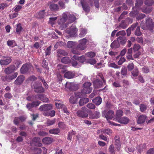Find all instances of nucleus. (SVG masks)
<instances>
[{
  "instance_id": "f704fd0d",
  "label": "nucleus",
  "mask_w": 154,
  "mask_h": 154,
  "mask_svg": "<svg viewBox=\"0 0 154 154\" xmlns=\"http://www.w3.org/2000/svg\"><path fill=\"white\" fill-rule=\"evenodd\" d=\"M55 102L56 106L58 108H62L64 106L62 101L56 100H55Z\"/></svg>"
},
{
  "instance_id": "dca6fc26",
  "label": "nucleus",
  "mask_w": 154,
  "mask_h": 154,
  "mask_svg": "<svg viewBox=\"0 0 154 154\" xmlns=\"http://www.w3.org/2000/svg\"><path fill=\"white\" fill-rule=\"evenodd\" d=\"M16 67L14 65H12L6 68L4 70L5 73L7 75H9L13 72L16 70Z\"/></svg>"
},
{
  "instance_id": "4c0bfd02",
  "label": "nucleus",
  "mask_w": 154,
  "mask_h": 154,
  "mask_svg": "<svg viewBox=\"0 0 154 154\" xmlns=\"http://www.w3.org/2000/svg\"><path fill=\"white\" fill-rule=\"evenodd\" d=\"M55 114V111L54 110H51L48 111L44 112V115L47 116H50L51 117L54 116Z\"/></svg>"
},
{
  "instance_id": "7c9ffc66",
  "label": "nucleus",
  "mask_w": 154,
  "mask_h": 154,
  "mask_svg": "<svg viewBox=\"0 0 154 154\" xmlns=\"http://www.w3.org/2000/svg\"><path fill=\"white\" fill-rule=\"evenodd\" d=\"M90 118L91 119H94L99 118L100 116V112L96 111L93 113H92L90 115Z\"/></svg>"
},
{
  "instance_id": "79ce46f5",
  "label": "nucleus",
  "mask_w": 154,
  "mask_h": 154,
  "mask_svg": "<svg viewBox=\"0 0 154 154\" xmlns=\"http://www.w3.org/2000/svg\"><path fill=\"white\" fill-rule=\"evenodd\" d=\"M89 99L88 98H85L81 99L79 101V104L80 106H82L88 102Z\"/></svg>"
},
{
  "instance_id": "58836bf2",
  "label": "nucleus",
  "mask_w": 154,
  "mask_h": 154,
  "mask_svg": "<svg viewBox=\"0 0 154 154\" xmlns=\"http://www.w3.org/2000/svg\"><path fill=\"white\" fill-rule=\"evenodd\" d=\"M61 62L63 63L69 64L71 63V60L68 57H64L61 59Z\"/></svg>"
},
{
  "instance_id": "aec40b11",
  "label": "nucleus",
  "mask_w": 154,
  "mask_h": 154,
  "mask_svg": "<svg viewBox=\"0 0 154 154\" xmlns=\"http://www.w3.org/2000/svg\"><path fill=\"white\" fill-rule=\"evenodd\" d=\"M25 119V117L23 116H21L19 117H15L14 120V123L15 125H17L20 122H23Z\"/></svg>"
},
{
  "instance_id": "338daca9",
  "label": "nucleus",
  "mask_w": 154,
  "mask_h": 154,
  "mask_svg": "<svg viewBox=\"0 0 154 154\" xmlns=\"http://www.w3.org/2000/svg\"><path fill=\"white\" fill-rule=\"evenodd\" d=\"M126 35L125 32L124 30L120 31L118 32L116 34L117 36L121 35L122 36H124Z\"/></svg>"
},
{
  "instance_id": "6ab92c4d",
  "label": "nucleus",
  "mask_w": 154,
  "mask_h": 154,
  "mask_svg": "<svg viewBox=\"0 0 154 154\" xmlns=\"http://www.w3.org/2000/svg\"><path fill=\"white\" fill-rule=\"evenodd\" d=\"M35 99H39L44 102H47L49 100L46 97L45 95L43 94L35 95Z\"/></svg>"
},
{
  "instance_id": "20e7f679",
  "label": "nucleus",
  "mask_w": 154,
  "mask_h": 154,
  "mask_svg": "<svg viewBox=\"0 0 154 154\" xmlns=\"http://www.w3.org/2000/svg\"><path fill=\"white\" fill-rule=\"evenodd\" d=\"M140 25L141 28L144 30L148 29L150 30H152L153 29L154 27V22L152 21V19L150 17L146 19L145 24L141 23Z\"/></svg>"
},
{
  "instance_id": "393cba45",
  "label": "nucleus",
  "mask_w": 154,
  "mask_h": 154,
  "mask_svg": "<svg viewBox=\"0 0 154 154\" xmlns=\"http://www.w3.org/2000/svg\"><path fill=\"white\" fill-rule=\"evenodd\" d=\"M66 87H68L70 91H75L77 89L78 87L73 83L68 84L67 82L66 83Z\"/></svg>"
},
{
  "instance_id": "e433bc0d",
  "label": "nucleus",
  "mask_w": 154,
  "mask_h": 154,
  "mask_svg": "<svg viewBox=\"0 0 154 154\" xmlns=\"http://www.w3.org/2000/svg\"><path fill=\"white\" fill-rule=\"evenodd\" d=\"M93 102L97 105H100L102 102V98L100 97H97L92 100Z\"/></svg>"
},
{
  "instance_id": "ea45409f",
  "label": "nucleus",
  "mask_w": 154,
  "mask_h": 154,
  "mask_svg": "<svg viewBox=\"0 0 154 154\" xmlns=\"http://www.w3.org/2000/svg\"><path fill=\"white\" fill-rule=\"evenodd\" d=\"M76 45L75 42L71 41H69L67 43V47L69 48H72V49L75 48Z\"/></svg>"
},
{
  "instance_id": "6e6552de",
  "label": "nucleus",
  "mask_w": 154,
  "mask_h": 154,
  "mask_svg": "<svg viewBox=\"0 0 154 154\" xmlns=\"http://www.w3.org/2000/svg\"><path fill=\"white\" fill-rule=\"evenodd\" d=\"M76 115L78 117L82 118H86L88 116L86 109L85 108H82L81 109L78 110Z\"/></svg>"
},
{
  "instance_id": "69168bd1",
  "label": "nucleus",
  "mask_w": 154,
  "mask_h": 154,
  "mask_svg": "<svg viewBox=\"0 0 154 154\" xmlns=\"http://www.w3.org/2000/svg\"><path fill=\"white\" fill-rule=\"evenodd\" d=\"M87 107L90 109H94L95 108V106L92 103H89L87 105Z\"/></svg>"
},
{
  "instance_id": "b1692460",
  "label": "nucleus",
  "mask_w": 154,
  "mask_h": 154,
  "mask_svg": "<svg viewBox=\"0 0 154 154\" xmlns=\"http://www.w3.org/2000/svg\"><path fill=\"white\" fill-rule=\"evenodd\" d=\"M32 145L35 146H41L42 144L40 143V140L39 138L38 137H35L34 138L32 141Z\"/></svg>"
},
{
  "instance_id": "423d86ee",
  "label": "nucleus",
  "mask_w": 154,
  "mask_h": 154,
  "mask_svg": "<svg viewBox=\"0 0 154 154\" xmlns=\"http://www.w3.org/2000/svg\"><path fill=\"white\" fill-rule=\"evenodd\" d=\"M32 87L34 89L35 91L38 93H42L45 91L44 88L42 87V84L40 82H34L32 85Z\"/></svg>"
},
{
  "instance_id": "9d476101",
  "label": "nucleus",
  "mask_w": 154,
  "mask_h": 154,
  "mask_svg": "<svg viewBox=\"0 0 154 154\" xmlns=\"http://www.w3.org/2000/svg\"><path fill=\"white\" fill-rule=\"evenodd\" d=\"M66 15L63 13L62 15V17L58 21V24L60 25L62 29L67 27V24L65 23L66 21Z\"/></svg>"
},
{
  "instance_id": "a211bd4d",
  "label": "nucleus",
  "mask_w": 154,
  "mask_h": 154,
  "mask_svg": "<svg viewBox=\"0 0 154 154\" xmlns=\"http://www.w3.org/2000/svg\"><path fill=\"white\" fill-rule=\"evenodd\" d=\"M31 66L27 64H23L20 69L21 73L23 74L26 73Z\"/></svg>"
},
{
  "instance_id": "cd10ccee",
  "label": "nucleus",
  "mask_w": 154,
  "mask_h": 154,
  "mask_svg": "<svg viewBox=\"0 0 154 154\" xmlns=\"http://www.w3.org/2000/svg\"><path fill=\"white\" fill-rule=\"evenodd\" d=\"M66 66H63L61 64H58L57 65L58 69L59 72L64 73L66 72L67 70L66 69Z\"/></svg>"
},
{
  "instance_id": "c85d7f7f",
  "label": "nucleus",
  "mask_w": 154,
  "mask_h": 154,
  "mask_svg": "<svg viewBox=\"0 0 154 154\" xmlns=\"http://www.w3.org/2000/svg\"><path fill=\"white\" fill-rule=\"evenodd\" d=\"M53 141V139L49 137H45L42 140V142L45 144H50L52 143Z\"/></svg>"
},
{
  "instance_id": "5fc2aeb1",
  "label": "nucleus",
  "mask_w": 154,
  "mask_h": 154,
  "mask_svg": "<svg viewBox=\"0 0 154 154\" xmlns=\"http://www.w3.org/2000/svg\"><path fill=\"white\" fill-rule=\"evenodd\" d=\"M125 61V59L124 57H120L119 60L118 62V64L119 65H122Z\"/></svg>"
},
{
  "instance_id": "4468645a",
  "label": "nucleus",
  "mask_w": 154,
  "mask_h": 154,
  "mask_svg": "<svg viewBox=\"0 0 154 154\" xmlns=\"http://www.w3.org/2000/svg\"><path fill=\"white\" fill-rule=\"evenodd\" d=\"M64 13L66 15V20H68L69 23H72L75 21L76 17L73 14H70L68 12H65Z\"/></svg>"
},
{
  "instance_id": "a878e982",
  "label": "nucleus",
  "mask_w": 154,
  "mask_h": 154,
  "mask_svg": "<svg viewBox=\"0 0 154 154\" xmlns=\"http://www.w3.org/2000/svg\"><path fill=\"white\" fill-rule=\"evenodd\" d=\"M117 121L119 122L122 124L126 125L129 122V119L126 117H123L121 118Z\"/></svg>"
},
{
  "instance_id": "8fccbe9b",
  "label": "nucleus",
  "mask_w": 154,
  "mask_h": 154,
  "mask_svg": "<svg viewBox=\"0 0 154 154\" xmlns=\"http://www.w3.org/2000/svg\"><path fill=\"white\" fill-rule=\"evenodd\" d=\"M7 45L9 46H12V47L16 45L15 42L14 40H9L7 42Z\"/></svg>"
},
{
  "instance_id": "412c9836",
  "label": "nucleus",
  "mask_w": 154,
  "mask_h": 154,
  "mask_svg": "<svg viewBox=\"0 0 154 154\" xmlns=\"http://www.w3.org/2000/svg\"><path fill=\"white\" fill-rule=\"evenodd\" d=\"M147 120V116L144 115L140 116L137 119V123L138 124H143Z\"/></svg>"
},
{
  "instance_id": "2f4dec72",
  "label": "nucleus",
  "mask_w": 154,
  "mask_h": 154,
  "mask_svg": "<svg viewBox=\"0 0 154 154\" xmlns=\"http://www.w3.org/2000/svg\"><path fill=\"white\" fill-rule=\"evenodd\" d=\"M93 84L95 87L100 88L102 86L103 83L102 81L99 79H97L94 82Z\"/></svg>"
},
{
  "instance_id": "603ef678",
  "label": "nucleus",
  "mask_w": 154,
  "mask_h": 154,
  "mask_svg": "<svg viewBox=\"0 0 154 154\" xmlns=\"http://www.w3.org/2000/svg\"><path fill=\"white\" fill-rule=\"evenodd\" d=\"M142 33L140 31V27L139 26H137L135 31V35L137 36H140L141 35Z\"/></svg>"
},
{
  "instance_id": "4d7b16f0",
  "label": "nucleus",
  "mask_w": 154,
  "mask_h": 154,
  "mask_svg": "<svg viewBox=\"0 0 154 154\" xmlns=\"http://www.w3.org/2000/svg\"><path fill=\"white\" fill-rule=\"evenodd\" d=\"M109 67L113 68L115 69H119L120 68V66H118V65L114 63H110L109 65Z\"/></svg>"
},
{
  "instance_id": "6e6d98bb",
  "label": "nucleus",
  "mask_w": 154,
  "mask_h": 154,
  "mask_svg": "<svg viewBox=\"0 0 154 154\" xmlns=\"http://www.w3.org/2000/svg\"><path fill=\"white\" fill-rule=\"evenodd\" d=\"M121 74L122 75L125 76L127 74V69L125 67L122 68L121 71Z\"/></svg>"
},
{
  "instance_id": "f3484780",
  "label": "nucleus",
  "mask_w": 154,
  "mask_h": 154,
  "mask_svg": "<svg viewBox=\"0 0 154 154\" xmlns=\"http://www.w3.org/2000/svg\"><path fill=\"white\" fill-rule=\"evenodd\" d=\"M80 3L84 11L86 12H89L90 11V8L85 0H80Z\"/></svg>"
},
{
  "instance_id": "f8f14e48",
  "label": "nucleus",
  "mask_w": 154,
  "mask_h": 154,
  "mask_svg": "<svg viewBox=\"0 0 154 154\" xmlns=\"http://www.w3.org/2000/svg\"><path fill=\"white\" fill-rule=\"evenodd\" d=\"M75 95L71 96L69 100V102L71 103L75 104L77 101L78 98H80L82 96L79 93V92L75 93Z\"/></svg>"
},
{
  "instance_id": "13d9d810",
  "label": "nucleus",
  "mask_w": 154,
  "mask_h": 154,
  "mask_svg": "<svg viewBox=\"0 0 154 154\" xmlns=\"http://www.w3.org/2000/svg\"><path fill=\"white\" fill-rule=\"evenodd\" d=\"M95 53L93 52H90L87 53L86 55V56L88 57L93 58L95 57Z\"/></svg>"
},
{
  "instance_id": "7ed1b4c3",
  "label": "nucleus",
  "mask_w": 154,
  "mask_h": 154,
  "mask_svg": "<svg viewBox=\"0 0 154 154\" xmlns=\"http://www.w3.org/2000/svg\"><path fill=\"white\" fill-rule=\"evenodd\" d=\"M143 0H136V3L134 8H132L133 11L130 13V16L134 17L138 14V12L137 10H140L141 8V6L143 5Z\"/></svg>"
},
{
  "instance_id": "0eeeda50",
  "label": "nucleus",
  "mask_w": 154,
  "mask_h": 154,
  "mask_svg": "<svg viewBox=\"0 0 154 154\" xmlns=\"http://www.w3.org/2000/svg\"><path fill=\"white\" fill-rule=\"evenodd\" d=\"M18 75L17 72H15L11 75H8L1 77V79L3 82H10L12 80L15 79Z\"/></svg>"
},
{
  "instance_id": "a18cd8bd",
  "label": "nucleus",
  "mask_w": 154,
  "mask_h": 154,
  "mask_svg": "<svg viewBox=\"0 0 154 154\" xmlns=\"http://www.w3.org/2000/svg\"><path fill=\"white\" fill-rule=\"evenodd\" d=\"M140 107V111L143 112H145L147 108L146 105L144 104H141Z\"/></svg>"
},
{
  "instance_id": "774afa93",
  "label": "nucleus",
  "mask_w": 154,
  "mask_h": 154,
  "mask_svg": "<svg viewBox=\"0 0 154 154\" xmlns=\"http://www.w3.org/2000/svg\"><path fill=\"white\" fill-rule=\"evenodd\" d=\"M88 62L91 65H94L96 63V60L94 59H91L88 60Z\"/></svg>"
},
{
  "instance_id": "864d4df0",
  "label": "nucleus",
  "mask_w": 154,
  "mask_h": 154,
  "mask_svg": "<svg viewBox=\"0 0 154 154\" xmlns=\"http://www.w3.org/2000/svg\"><path fill=\"white\" fill-rule=\"evenodd\" d=\"M141 46L138 44H135L133 47V49L134 52L137 51L140 48Z\"/></svg>"
},
{
  "instance_id": "09e8293b",
  "label": "nucleus",
  "mask_w": 154,
  "mask_h": 154,
  "mask_svg": "<svg viewBox=\"0 0 154 154\" xmlns=\"http://www.w3.org/2000/svg\"><path fill=\"white\" fill-rule=\"evenodd\" d=\"M144 3L146 5L151 6L154 3V0H145Z\"/></svg>"
},
{
  "instance_id": "4be33fe9",
  "label": "nucleus",
  "mask_w": 154,
  "mask_h": 154,
  "mask_svg": "<svg viewBox=\"0 0 154 154\" xmlns=\"http://www.w3.org/2000/svg\"><path fill=\"white\" fill-rule=\"evenodd\" d=\"M75 76V72L72 71H67L65 73L64 75V78L68 79H71Z\"/></svg>"
},
{
  "instance_id": "5701e85b",
  "label": "nucleus",
  "mask_w": 154,
  "mask_h": 154,
  "mask_svg": "<svg viewBox=\"0 0 154 154\" xmlns=\"http://www.w3.org/2000/svg\"><path fill=\"white\" fill-rule=\"evenodd\" d=\"M25 80V77L23 75H20L18 77L14 82V83L17 85H20Z\"/></svg>"
},
{
  "instance_id": "1a4fd4ad",
  "label": "nucleus",
  "mask_w": 154,
  "mask_h": 154,
  "mask_svg": "<svg viewBox=\"0 0 154 154\" xmlns=\"http://www.w3.org/2000/svg\"><path fill=\"white\" fill-rule=\"evenodd\" d=\"M3 59L0 60V64L2 65H7L10 63L12 59L10 57L4 56L2 57Z\"/></svg>"
},
{
  "instance_id": "e2e57ef3",
  "label": "nucleus",
  "mask_w": 154,
  "mask_h": 154,
  "mask_svg": "<svg viewBox=\"0 0 154 154\" xmlns=\"http://www.w3.org/2000/svg\"><path fill=\"white\" fill-rule=\"evenodd\" d=\"M122 82L123 86L125 88L127 87L129 85V81L127 80L124 79L122 80Z\"/></svg>"
},
{
  "instance_id": "37998d69",
  "label": "nucleus",
  "mask_w": 154,
  "mask_h": 154,
  "mask_svg": "<svg viewBox=\"0 0 154 154\" xmlns=\"http://www.w3.org/2000/svg\"><path fill=\"white\" fill-rule=\"evenodd\" d=\"M120 46L119 43L117 41H114L111 44L110 47L112 48H116Z\"/></svg>"
},
{
  "instance_id": "3c124183",
  "label": "nucleus",
  "mask_w": 154,
  "mask_h": 154,
  "mask_svg": "<svg viewBox=\"0 0 154 154\" xmlns=\"http://www.w3.org/2000/svg\"><path fill=\"white\" fill-rule=\"evenodd\" d=\"M123 36H120L117 38V41L119 43L120 42L122 44H125V42L124 40Z\"/></svg>"
},
{
  "instance_id": "de8ad7c7",
  "label": "nucleus",
  "mask_w": 154,
  "mask_h": 154,
  "mask_svg": "<svg viewBox=\"0 0 154 154\" xmlns=\"http://www.w3.org/2000/svg\"><path fill=\"white\" fill-rule=\"evenodd\" d=\"M50 133L53 134H57L60 132V130L58 128L51 129L49 131Z\"/></svg>"
},
{
  "instance_id": "c03bdc74",
  "label": "nucleus",
  "mask_w": 154,
  "mask_h": 154,
  "mask_svg": "<svg viewBox=\"0 0 154 154\" xmlns=\"http://www.w3.org/2000/svg\"><path fill=\"white\" fill-rule=\"evenodd\" d=\"M45 10L40 11L38 13L37 17L39 19L43 18L45 15Z\"/></svg>"
},
{
  "instance_id": "bf43d9fd",
  "label": "nucleus",
  "mask_w": 154,
  "mask_h": 154,
  "mask_svg": "<svg viewBox=\"0 0 154 154\" xmlns=\"http://www.w3.org/2000/svg\"><path fill=\"white\" fill-rule=\"evenodd\" d=\"M58 5L59 6L63 9H64L65 8V4L64 2L63 1L61 0H60L58 2Z\"/></svg>"
},
{
  "instance_id": "49530a36",
  "label": "nucleus",
  "mask_w": 154,
  "mask_h": 154,
  "mask_svg": "<svg viewBox=\"0 0 154 154\" xmlns=\"http://www.w3.org/2000/svg\"><path fill=\"white\" fill-rule=\"evenodd\" d=\"M42 66L45 68L47 71L48 70L49 68L48 66V63L45 59H43L42 62Z\"/></svg>"
},
{
  "instance_id": "c9c22d12",
  "label": "nucleus",
  "mask_w": 154,
  "mask_h": 154,
  "mask_svg": "<svg viewBox=\"0 0 154 154\" xmlns=\"http://www.w3.org/2000/svg\"><path fill=\"white\" fill-rule=\"evenodd\" d=\"M114 139L115 140V144L117 146V149L118 150H119L120 146H121V143L119 140V136H116Z\"/></svg>"
},
{
  "instance_id": "052dcab7",
  "label": "nucleus",
  "mask_w": 154,
  "mask_h": 154,
  "mask_svg": "<svg viewBox=\"0 0 154 154\" xmlns=\"http://www.w3.org/2000/svg\"><path fill=\"white\" fill-rule=\"evenodd\" d=\"M51 46H50L49 47H48L45 51V55L46 56L47 55H50L51 54Z\"/></svg>"
},
{
  "instance_id": "473e14b6",
  "label": "nucleus",
  "mask_w": 154,
  "mask_h": 154,
  "mask_svg": "<svg viewBox=\"0 0 154 154\" xmlns=\"http://www.w3.org/2000/svg\"><path fill=\"white\" fill-rule=\"evenodd\" d=\"M142 12L146 14L150 13L152 10V8L150 7H143L141 9Z\"/></svg>"
},
{
  "instance_id": "0e129e2a",
  "label": "nucleus",
  "mask_w": 154,
  "mask_h": 154,
  "mask_svg": "<svg viewBox=\"0 0 154 154\" xmlns=\"http://www.w3.org/2000/svg\"><path fill=\"white\" fill-rule=\"evenodd\" d=\"M22 8V6L18 5H16L15 6L14 11L17 13H18Z\"/></svg>"
},
{
  "instance_id": "c756f323",
  "label": "nucleus",
  "mask_w": 154,
  "mask_h": 154,
  "mask_svg": "<svg viewBox=\"0 0 154 154\" xmlns=\"http://www.w3.org/2000/svg\"><path fill=\"white\" fill-rule=\"evenodd\" d=\"M49 8L51 11H56L59 10V7L57 4L52 3L50 5Z\"/></svg>"
},
{
  "instance_id": "ddd939ff",
  "label": "nucleus",
  "mask_w": 154,
  "mask_h": 154,
  "mask_svg": "<svg viewBox=\"0 0 154 154\" xmlns=\"http://www.w3.org/2000/svg\"><path fill=\"white\" fill-rule=\"evenodd\" d=\"M40 103V101L36 100L33 101L31 103H27L26 107L29 110L31 111L33 108L38 106Z\"/></svg>"
},
{
  "instance_id": "f257e3e1",
  "label": "nucleus",
  "mask_w": 154,
  "mask_h": 154,
  "mask_svg": "<svg viewBox=\"0 0 154 154\" xmlns=\"http://www.w3.org/2000/svg\"><path fill=\"white\" fill-rule=\"evenodd\" d=\"M87 39L84 38L79 41V44L75 48L72 49V52L74 54L79 55L80 54V51L84 50L86 48V44Z\"/></svg>"
},
{
  "instance_id": "680f3d73",
  "label": "nucleus",
  "mask_w": 154,
  "mask_h": 154,
  "mask_svg": "<svg viewBox=\"0 0 154 154\" xmlns=\"http://www.w3.org/2000/svg\"><path fill=\"white\" fill-rule=\"evenodd\" d=\"M86 30L85 29H81V32L80 33V36L82 37L84 36L86 34Z\"/></svg>"
},
{
  "instance_id": "39448f33",
  "label": "nucleus",
  "mask_w": 154,
  "mask_h": 154,
  "mask_svg": "<svg viewBox=\"0 0 154 154\" xmlns=\"http://www.w3.org/2000/svg\"><path fill=\"white\" fill-rule=\"evenodd\" d=\"M91 83L89 82H87L84 83L83 85L84 88L82 90L80 94L82 96V95L89 94L91 92L92 88L91 87Z\"/></svg>"
},
{
  "instance_id": "72a5a7b5",
  "label": "nucleus",
  "mask_w": 154,
  "mask_h": 154,
  "mask_svg": "<svg viewBox=\"0 0 154 154\" xmlns=\"http://www.w3.org/2000/svg\"><path fill=\"white\" fill-rule=\"evenodd\" d=\"M123 111L122 110H118L116 111L115 117L116 120H117L121 118V117L123 115Z\"/></svg>"
},
{
  "instance_id": "2eb2a0df",
  "label": "nucleus",
  "mask_w": 154,
  "mask_h": 154,
  "mask_svg": "<svg viewBox=\"0 0 154 154\" xmlns=\"http://www.w3.org/2000/svg\"><path fill=\"white\" fill-rule=\"evenodd\" d=\"M52 105L51 104H44L41 106L39 109L41 111L47 112L52 109Z\"/></svg>"
},
{
  "instance_id": "bb28decb",
  "label": "nucleus",
  "mask_w": 154,
  "mask_h": 154,
  "mask_svg": "<svg viewBox=\"0 0 154 154\" xmlns=\"http://www.w3.org/2000/svg\"><path fill=\"white\" fill-rule=\"evenodd\" d=\"M57 57L58 59L62 56H67L68 53L65 51L63 50H58L57 51Z\"/></svg>"
},
{
  "instance_id": "f03ea898",
  "label": "nucleus",
  "mask_w": 154,
  "mask_h": 154,
  "mask_svg": "<svg viewBox=\"0 0 154 154\" xmlns=\"http://www.w3.org/2000/svg\"><path fill=\"white\" fill-rule=\"evenodd\" d=\"M102 115L106 118L108 122L111 124V125H120L113 123L110 121H108V119H112L114 116V112L112 110H110L109 111L104 110L102 112Z\"/></svg>"
},
{
  "instance_id": "a19ab883",
  "label": "nucleus",
  "mask_w": 154,
  "mask_h": 154,
  "mask_svg": "<svg viewBox=\"0 0 154 154\" xmlns=\"http://www.w3.org/2000/svg\"><path fill=\"white\" fill-rule=\"evenodd\" d=\"M146 147V144H141L137 146V149L138 150V152L140 153L142 152L143 149Z\"/></svg>"
},
{
  "instance_id": "9b49d317",
  "label": "nucleus",
  "mask_w": 154,
  "mask_h": 154,
  "mask_svg": "<svg viewBox=\"0 0 154 154\" xmlns=\"http://www.w3.org/2000/svg\"><path fill=\"white\" fill-rule=\"evenodd\" d=\"M77 30L75 26L72 25L70 28L66 29V32L70 36L72 37L74 36Z\"/></svg>"
}]
</instances>
